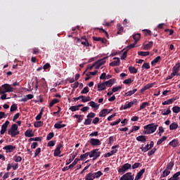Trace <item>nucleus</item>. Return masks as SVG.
I'll return each mask as SVG.
<instances>
[{"mask_svg":"<svg viewBox=\"0 0 180 180\" xmlns=\"http://www.w3.org/2000/svg\"><path fill=\"white\" fill-rule=\"evenodd\" d=\"M158 127V124L151 123L143 127L144 131L143 134H153Z\"/></svg>","mask_w":180,"mask_h":180,"instance_id":"1","label":"nucleus"},{"mask_svg":"<svg viewBox=\"0 0 180 180\" xmlns=\"http://www.w3.org/2000/svg\"><path fill=\"white\" fill-rule=\"evenodd\" d=\"M19 131L18 130V124H13L11 125V129L8 130V134L11 136V137H15V136H18L19 134Z\"/></svg>","mask_w":180,"mask_h":180,"instance_id":"2","label":"nucleus"},{"mask_svg":"<svg viewBox=\"0 0 180 180\" xmlns=\"http://www.w3.org/2000/svg\"><path fill=\"white\" fill-rule=\"evenodd\" d=\"M13 87L9 84H4L0 86V94H6V92H13Z\"/></svg>","mask_w":180,"mask_h":180,"instance_id":"3","label":"nucleus"},{"mask_svg":"<svg viewBox=\"0 0 180 180\" xmlns=\"http://www.w3.org/2000/svg\"><path fill=\"white\" fill-rule=\"evenodd\" d=\"M129 169H131V165L130 163H125L121 168L118 169V172L119 174H124L127 172Z\"/></svg>","mask_w":180,"mask_h":180,"instance_id":"4","label":"nucleus"},{"mask_svg":"<svg viewBox=\"0 0 180 180\" xmlns=\"http://www.w3.org/2000/svg\"><path fill=\"white\" fill-rule=\"evenodd\" d=\"M99 149H94L91 152H89L90 154V158H93V160H96V158H98V157H101V152H98Z\"/></svg>","mask_w":180,"mask_h":180,"instance_id":"5","label":"nucleus"},{"mask_svg":"<svg viewBox=\"0 0 180 180\" xmlns=\"http://www.w3.org/2000/svg\"><path fill=\"white\" fill-rule=\"evenodd\" d=\"M120 180H134V174H132L131 172H127L124 174Z\"/></svg>","mask_w":180,"mask_h":180,"instance_id":"6","label":"nucleus"},{"mask_svg":"<svg viewBox=\"0 0 180 180\" xmlns=\"http://www.w3.org/2000/svg\"><path fill=\"white\" fill-rule=\"evenodd\" d=\"M89 143L91 144V146H92L93 147H96L98 146H101V144H102V143L101 142V140L98 139H91L89 140Z\"/></svg>","mask_w":180,"mask_h":180,"instance_id":"7","label":"nucleus"},{"mask_svg":"<svg viewBox=\"0 0 180 180\" xmlns=\"http://www.w3.org/2000/svg\"><path fill=\"white\" fill-rule=\"evenodd\" d=\"M61 148H63V144H58L53 153L54 157H58L61 154Z\"/></svg>","mask_w":180,"mask_h":180,"instance_id":"8","label":"nucleus"},{"mask_svg":"<svg viewBox=\"0 0 180 180\" xmlns=\"http://www.w3.org/2000/svg\"><path fill=\"white\" fill-rule=\"evenodd\" d=\"M179 68H180V64L176 63L172 68V72L174 76L179 77Z\"/></svg>","mask_w":180,"mask_h":180,"instance_id":"9","label":"nucleus"},{"mask_svg":"<svg viewBox=\"0 0 180 180\" xmlns=\"http://www.w3.org/2000/svg\"><path fill=\"white\" fill-rule=\"evenodd\" d=\"M133 105H137V99L134 98L132 101L125 104L123 107L124 110H126V109H129V108H131Z\"/></svg>","mask_w":180,"mask_h":180,"instance_id":"10","label":"nucleus"},{"mask_svg":"<svg viewBox=\"0 0 180 180\" xmlns=\"http://www.w3.org/2000/svg\"><path fill=\"white\" fill-rule=\"evenodd\" d=\"M9 121L6 120L5 123L1 125V130L0 131L1 134H5L6 129H8V126H9Z\"/></svg>","mask_w":180,"mask_h":180,"instance_id":"11","label":"nucleus"},{"mask_svg":"<svg viewBox=\"0 0 180 180\" xmlns=\"http://www.w3.org/2000/svg\"><path fill=\"white\" fill-rule=\"evenodd\" d=\"M113 60H114V61L111 62L109 64V65L110 67H117V66L120 65V58L115 57V58H113Z\"/></svg>","mask_w":180,"mask_h":180,"instance_id":"12","label":"nucleus"},{"mask_svg":"<svg viewBox=\"0 0 180 180\" xmlns=\"http://www.w3.org/2000/svg\"><path fill=\"white\" fill-rule=\"evenodd\" d=\"M16 148V146L12 145H8L3 148V150H6V153H12L13 150Z\"/></svg>","mask_w":180,"mask_h":180,"instance_id":"13","label":"nucleus"},{"mask_svg":"<svg viewBox=\"0 0 180 180\" xmlns=\"http://www.w3.org/2000/svg\"><path fill=\"white\" fill-rule=\"evenodd\" d=\"M112 110H113V109H111L109 110V112H108V109H103L99 112L98 116L100 117H105V116H106V115H109Z\"/></svg>","mask_w":180,"mask_h":180,"instance_id":"14","label":"nucleus"},{"mask_svg":"<svg viewBox=\"0 0 180 180\" xmlns=\"http://www.w3.org/2000/svg\"><path fill=\"white\" fill-rule=\"evenodd\" d=\"M106 84H105V82L103 83H98L97 84V88H98V92H101L102 91H105V89H106Z\"/></svg>","mask_w":180,"mask_h":180,"instance_id":"15","label":"nucleus"},{"mask_svg":"<svg viewBox=\"0 0 180 180\" xmlns=\"http://www.w3.org/2000/svg\"><path fill=\"white\" fill-rule=\"evenodd\" d=\"M176 99H178V98H176V97H173V98H170V99H168V100L164 101V102L162 103V105H172V103H174V102H175V101H176Z\"/></svg>","mask_w":180,"mask_h":180,"instance_id":"16","label":"nucleus"},{"mask_svg":"<svg viewBox=\"0 0 180 180\" xmlns=\"http://www.w3.org/2000/svg\"><path fill=\"white\" fill-rule=\"evenodd\" d=\"M104 82H105L106 86H108V88H110L114 84H115L116 80H115V79H110Z\"/></svg>","mask_w":180,"mask_h":180,"instance_id":"17","label":"nucleus"},{"mask_svg":"<svg viewBox=\"0 0 180 180\" xmlns=\"http://www.w3.org/2000/svg\"><path fill=\"white\" fill-rule=\"evenodd\" d=\"M132 37L134 40L135 44H137V43H139V41H140L141 34H135L132 36Z\"/></svg>","mask_w":180,"mask_h":180,"instance_id":"18","label":"nucleus"},{"mask_svg":"<svg viewBox=\"0 0 180 180\" xmlns=\"http://www.w3.org/2000/svg\"><path fill=\"white\" fill-rule=\"evenodd\" d=\"M136 141H140L141 143H146V141H147V138L146 136L141 135L136 137Z\"/></svg>","mask_w":180,"mask_h":180,"instance_id":"19","label":"nucleus"},{"mask_svg":"<svg viewBox=\"0 0 180 180\" xmlns=\"http://www.w3.org/2000/svg\"><path fill=\"white\" fill-rule=\"evenodd\" d=\"M174 165H175V163L174 162V161H171L167 165L165 169L171 172L172 171V168H174Z\"/></svg>","mask_w":180,"mask_h":180,"instance_id":"20","label":"nucleus"},{"mask_svg":"<svg viewBox=\"0 0 180 180\" xmlns=\"http://www.w3.org/2000/svg\"><path fill=\"white\" fill-rule=\"evenodd\" d=\"M117 153V149H114L111 150L110 152H108L104 155L105 158H108V157H112L114 154H116Z\"/></svg>","mask_w":180,"mask_h":180,"instance_id":"21","label":"nucleus"},{"mask_svg":"<svg viewBox=\"0 0 180 180\" xmlns=\"http://www.w3.org/2000/svg\"><path fill=\"white\" fill-rule=\"evenodd\" d=\"M179 176H180V172H176L172 177L168 179V180H179Z\"/></svg>","mask_w":180,"mask_h":180,"instance_id":"22","label":"nucleus"},{"mask_svg":"<svg viewBox=\"0 0 180 180\" xmlns=\"http://www.w3.org/2000/svg\"><path fill=\"white\" fill-rule=\"evenodd\" d=\"M25 137H33L34 136V133H33V131L32 129H27L25 132Z\"/></svg>","mask_w":180,"mask_h":180,"instance_id":"23","label":"nucleus"},{"mask_svg":"<svg viewBox=\"0 0 180 180\" xmlns=\"http://www.w3.org/2000/svg\"><path fill=\"white\" fill-rule=\"evenodd\" d=\"M153 44H154V42H153V41H149L148 44L143 46V50H150V49L153 47Z\"/></svg>","mask_w":180,"mask_h":180,"instance_id":"24","label":"nucleus"},{"mask_svg":"<svg viewBox=\"0 0 180 180\" xmlns=\"http://www.w3.org/2000/svg\"><path fill=\"white\" fill-rule=\"evenodd\" d=\"M92 172V174H93V177L95 179L96 178H101V176H102V175H103V173H102V172L101 171H98L97 172Z\"/></svg>","mask_w":180,"mask_h":180,"instance_id":"25","label":"nucleus"},{"mask_svg":"<svg viewBox=\"0 0 180 180\" xmlns=\"http://www.w3.org/2000/svg\"><path fill=\"white\" fill-rule=\"evenodd\" d=\"M73 117L77 119V123H81V122L84 120V115H73Z\"/></svg>","mask_w":180,"mask_h":180,"instance_id":"26","label":"nucleus"},{"mask_svg":"<svg viewBox=\"0 0 180 180\" xmlns=\"http://www.w3.org/2000/svg\"><path fill=\"white\" fill-rule=\"evenodd\" d=\"M179 125L176 122H173L169 125V130H176Z\"/></svg>","mask_w":180,"mask_h":180,"instance_id":"27","label":"nucleus"},{"mask_svg":"<svg viewBox=\"0 0 180 180\" xmlns=\"http://www.w3.org/2000/svg\"><path fill=\"white\" fill-rule=\"evenodd\" d=\"M146 172V169H142L140 172H139L135 178L138 179H141V176H143V174Z\"/></svg>","mask_w":180,"mask_h":180,"instance_id":"28","label":"nucleus"},{"mask_svg":"<svg viewBox=\"0 0 180 180\" xmlns=\"http://www.w3.org/2000/svg\"><path fill=\"white\" fill-rule=\"evenodd\" d=\"M169 174H171V172L169 170H167V169H165L162 172V174L160 175V178H166V176H168V175H169Z\"/></svg>","mask_w":180,"mask_h":180,"instance_id":"29","label":"nucleus"},{"mask_svg":"<svg viewBox=\"0 0 180 180\" xmlns=\"http://www.w3.org/2000/svg\"><path fill=\"white\" fill-rule=\"evenodd\" d=\"M137 92V89H134L132 91H129L124 94V96H131V95H134Z\"/></svg>","mask_w":180,"mask_h":180,"instance_id":"30","label":"nucleus"},{"mask_svg":"<svg viewBox=\"0 0 180 180\" xmlns=\"http://www.w3.org/2000/svg\"><path fill=\"white\" fill-rule=\"evenodd\" d=\"M179 144V141H178V139H174L169 143V146H172V147H178Z\"/></svg>","mask_w":180,"mask_h":180,"instance_id":"31","label":"nucleus"},{"mask_svg":"<svg viewBox=\"0 0 180 180\" xmlns=\"http://www.w3.org/2000/svg\"><path fill=\"white\" fill-rule=\"evenodd\" d=\"M88 157H90V153L89 152H87L83 155H80V160L81 161H84L85 160V158H88Z\"/></svg>","mask_w":180,"mask_h":180,"instance_id":"32","label":"nucleus"},{"mask_svg":"<svg viewBox=\"0 0 180 180\" xmlns=\"http://www.w3.org/2000/svg\"><path fill=\"white\" fill-rule=\"evenodd\" d=\"M160 61H161V56H158L151 61V65H155V64H157V63H160Z\"/></svg>","mask_w":180,"mask_h":180,"instance_id":"33","label":"nucleus"},{"mask_svg":"<svg viewBox=\"0 0 180 180\" xmlns=\"http://www.w3.org/2000/svg\"><path fill=\"white\" fill-rule=\"evenodd\" d=\"M58 102H60V100L57 99V98H53L51 102L49 103V108H53V106H54V105H56V103H58Z\"/></svg>","mask_w":180,"mask_h":180,"instance_id":"34","label":"nucleus"},{"mask_svg":"<svg viewBox=\"0 0 180 180\" xmlns=\"http://www.w3.org/2000/svg\"><path fill=\"white\" fill-rule=\"evenodd\" d=\"M138 55L142 57H147V56H150V51H139L138 52Z\"/></svg>","mask_w":180,"mask_h":180,"instance_id":"35","label":"nucleus"},{"mask_svg":"<svg viewBox=\"0 0 180 180\" xmlns=\"http://www.w3.org/2000/svg\"><path fill=\"white\" fill-rule=\"evenodd\" d=\"M67 126V124H58V123H56L54 124V127L55 129H63L64 127H65Z\"/></svg>","mask_w":180,"mask_h":180,"instance_id":"36","label":"nucleus"},{"mask_svg":"<svg viewBox=\"0 0 180 180\" xmlns=\"http://www.w3.org/2000/svg\"><path fill=\"white\" fill-rule=\"evenodd\" d=\"M94 179H95L94 178V174H92V172L87 174L85 176V180H94Z\"/></svg>","mask_w":180,"mask_h":180,"instance_id":"37","label":"nucleus"},{"mask_svg":"<svg viewBox=\"0 0 180 180\" xmlns=\"http://www.w3.org/2000/svg\"><path fill=\"white\" fill-rule=\"evenodd\" d=\"M129 71L131 74H137V72H138L137 69L133 66H130L129 68Z\"/></svg>","mask_w":180,"mask_h":180,"instance_id":"38","label":"nucleus"},{"mask_svg":"<svg viewBox=\"0 0 180 180\" xmlns=\"http://www.w3.org/2000/svg\"><path fill=\"white\" fill-rule=\"evenodd\" d=\"M166 140H167V136H162L160 139L158 141L157 145L160 146V144H162V143H164V141H165Z\"/></svg>","mask_w":180,"mask_h":180,"instance_id":"39","label":"nucleus"},{"mask_svg":"<svg viewBox=\"0 0 180 180\" xmlns=\"http://www.w3.org/2000/svg\"><path fill=\"white\" fill-rule=\"evenodd\" d=\"M117 29H118V30H117V34H122V32L123 30H124V28H123V27L122 26V25L118 24V25H117Z\"/></svg>","mask_w":180,"mask_h":180,"instance_id":"40","label":"nucleus"},{"mask_svg":"<svg viewBox=\"0 0 180 180\" xmlns=\"http://www.w3.org/2000/svg\"><path fill=\"white\" fill-rule=\"evenodd\" d=\"M81 44H82L83 46H85L86 47L92 46V44L88 42V39H85V41H82Z\"/></svg>","mask_w":180,"mask_h":180,"instance_id":"41","label":"nucleus"},{"mask_svg":"<svg viewBox=\"0 0 180 180\" xmlns=\"http://www.w3.org/2000/svg\"><path fill=\"white\" fill-rule=\"evenodd\" d=\"M44 123L42 121H37V122H35L34 124V127H41V126H43Z\"/></svg>","mask_w":180,"mask_h":180,"instance_id":"42","label":"nucleus"},{"mask_svg":"<svg viewBox=\"0 0 180 180\" xmlns=\"http://www.w3.org/2000/svg\"><path fill=\"white\" fill-rule=\"evenodd\" d=\"M89 106H91V108H94V109H96V108H99V104H96L95 103L94 101H90L89 103Z\"/></svg>","mask_w":180,"mask_h":180,"instance_id":"43","label":"nucleus"},{"mask_svg":"<svg viewBox=\"0 0 180 180\" xmlns=\"http://www.w3.org/2000/svg\"><path fill=\"white\" fill-rule=\"evenodd\" d=\"M141 150H142L143 153H147V151H148V150H151V148H150V145L148 143L144 148L141 147Z\"/></svg>","mask_w":180,"mask_h":180,"instance_id":"44","label":"nucleus"},{"mask_svg":"<svg viewBox=\"0 0 180 180\" xmlns=\"http://www.w3.org/2000/svg\"><path fill=\"white\" fill-rule=\"evenodd\" d=\"M148 105H149L148 102L143 103L142 105H140L139 110H141L143 109H146V108H147V106H148Z\"/></svg>","mask_w":180,"mask_h":180,"instance_id":"45","label":"nucleus"},{"mask_svg":"<svg viewBox=\"0 0 180 180\" xmlns=\"http://www.w3.org/2000/svg\"><path fill=\"white\" fill-rule=\"evenodd\" d=\"M78 161H79V159H78V158L75 159L74 162L69 165V168H70V169L74 168V166L76 164H78Z\"/></svg>","mask_w":180,"mask_h":180,"instance_id":"46","label":"nucleus"},{"mask_svg":"<svg viewBox=\"0 0 180 180\" xmlns=\"http://www.w3.org/2000/svg\"><path fill=\"white\" fill-rule=\"evenodd\" d=\"M15 110H18V105L14 103L11 105L10 108V112H15Z\"/></svg>","mask_w":180,"mask_h":180,"instance_id":"47","label":"nucleus"},{"mask_svg":"<svg viewBox=\"0 0 180 180\" xmlns=\"http://www.w3.org/2000/svg\"><path fill=\"white\" fill-rule=\"evenodd\" d=\"M70 110H71V112H75L77 110H79V108L78 107V105H72L70 108Z\"/></svg>","mask_w":180,"mask_h":180,"instance_id":"48","label":"nucleus"},{"mask_svg":"<svg viewBox=\"0 0 180 180\" xmlns=\"http://www.w3.org/2000/svg\"><path fill=\"white\" fill-rule=\"evenodd\" d=\"M91 123H92V119H91V118H87V119L85 120V121H84V124L85 126H88V125H89V124H91Z\"/></svg>","mask_w":180,"mask_h":180,"instance_id":"49","label":"nucleus"},{"mask_svg":"<svg viewBox=\"0 0 180 180\" xmlns=\"http://www.w3.org/2000/svg\"><path fill=\"white\" fill-rule=\"evenodd\" d=\"M91 97L89 96L84 97L83 96V98L82 99V102H83L84 103H85L86 102H89L91 101Z\"/></svg>","mask_w":180,"mask_h":180,"instance_id":"50","label":"nucleus"},{"mask_svg":"<svg viewBox=\"0 0 180 180\" xmlns=\"http://www.w3.org/2000/svg\"><path fill=\"white\" fill-rule=\"evenodd\" d=\"M127 53H129V50H125L124 51L122 56H121V60H126L127 58Z\"/></svg>","mask_w":180,"mask_h":180,"instance_id":"51","label":"nucleus"},{"mask_svg":"<svg viewBox=\"0 0 180 180\" xmlns=\"http://www.w3.org/2000/svg\"><path fill=\"white\" fill-rule=\"evenodd\" d=\"M13 160L15 161V162H20L22 161V157L15 155L13 157Z\"/></svg>","mask_w":180,"mask_h":180,"instance_id":"52","label":"nucleus"},{"mask_svg":"<svg viewBox=\"0 0 180 180\" xmlns=\"http://www.w3.org/2000/svg\"><path fill=\"white\" fill-rule=\"evenodd\" d=\"M156 151H157V148H155L151 149V150H150L148 153V157H151V155H153V154H155Z\"/></svg>","mask_w":180,"mask_h":180,"instance_id":"53","label":"nucleus"},{"mask_svg":"<svg viewBox=\"0 0 180 180\" xmlns=\"http://www.w3.org/2000/svg\"><path fill=\"white\" fill-rule=\"evenodd\" d=\"M141 166V163L140 162H136L134 163L132 167H131V169H136V168H139V167Z\"/></svg>","mask_w":180,"mask_h":180,"instance_id":"54","label":"nucleus"},{"mask_svg":"<svg viewBox=\"0 0 180 180\" xmlns=\"http://www.w3.org/2000/svg\"><path fill=\"white\" fill-rule=\"evenodd\" d=\"M172 111L174 113H179L180 112V107L179 106H174L172 108Z\"/></svg>","mask_w":180,"mask_h":180,"instance_id":"55","label":"nucleus"},{"mask_svg":"<svg viewBox=\"0 0 180 180\" xmlns=\"http://www.w3.org/2000/svg\"><path fill=\"white\" fill-rule=\"evenodd\" d=\"M53 137H54V132H51L47 135L46 140L50 141Z\"/></svg>","mask_w":180,"mask_h":180,"instance_id":"56","label":"nucleus"},{"mask_svg":"<svg viewBox=\"0 0 180 180\" xmlns=\"http://www.w3.org/2000/svg\"><path fill=\"white\" fill-rule=\"evenodd\" d=\"M131 82H133V80H131V78H129L124 80L123 84L125 85H129V84H131Z\"/></svg>","mask_w":180,"mask_h":180,"instance_id":"57","label":"nucleus"},{"mask_svg":"<svg viewBox=\"0 0 180 180\" xmlns=\"http://www.w3.org/2000/svg\"><path fill=\"white\" fill-rule=\"evenodd\" d=\"M95 116H96V114H95V112H90L87 115L86 117L89 119H94Z\"/></svg>","mask_w":180,"mask_h":180,"instance_id":"58","label":"nucleus"},{"mask_svg":"<svg viewBox=\"0 0 180 180\" xmlns=\"http://www.w3.org/2000/svg\"><path fill=\"white\" fill-rule=\"evenodd\" d=\"M105 58H108V57L97 60V63H98V64H100V65H103V64H105V63H106V60H105Z\"/></svg>","mask_w":180,"mask_h":180,"instance_id":"59","label":"nucleus"},{"mask_svg":"<svg viewBox=\"0 0 180 180\" xmlns=\"http://www.w3.org/2000/svg\"><path fill=\"white\" fill-rule=\"evenodd\" d=\"M169 113H171V110L167 109L166 111H162L161 115H162L163 116H167L169 115Z\"/></svg>","mask_w":180,"mask_h":180,"instance_id":"60","label":"nucleus"},{"mask_svg":"<svg viewBox=\"0 0 180 180\" xmlns=\"http://www.w3.org/2000/svg\"><path fill=\"white\" fill-rule=\"evenodd\" d=\"M41 116H43V110L40 111V112L35 117L36 120H40L41 119Z\"/></svg>","mask_w":180,"mask_h":180,"instance_id":"61","label":"nucleus"},{"mask_svg":"<svg viewBox=\"0 0 180 180\" xmlns=\"http://www.w3.org/2000/svg\"><path fill=\"white\" fill-rule=\"evenodd\" d=\"M88 92H89V88L88 86H86L83 89V90L81 91L82 94H88Z\"/></svg>","mask_w":180,"mask_h":180,"instance_id":"62","label":"nucleus"},{"mask_svg":"<svg viewBox=\"0 0 180 180\" xmlns=\"http://www.w3.org/2000/svg\"><path fill=\"white\" fill-rule=\"evenodd\" d=\"M141 68H146V70H150V63H143Z\"/></svg>","mask_w":180,"mask_h":180,"instance_id":"63","label":"nucleus"},{"mask_svg":"<svg viewBox=\"0 0 180 180\" xmlns=\"http://www.w3.org/2000/svg\"><path fill=\"white\" fill-rule=\"evenodd\" d=\"M112 92H117L118 91H120L122 89V86H118L117 87H113L112 89Z\"/></svg>","mask_w":180,"mask_h":180,"instance_id":"64","label":"nucleus"}]
</instances>
